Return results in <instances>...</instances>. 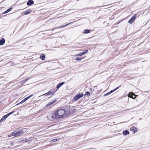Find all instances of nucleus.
Returning <instances> with one entry per match:
<instances>
[{"label": "nucleus", "mask_w": 150, "mask_h": 150, "mask_svg": "<svg viewBox=\"0 0 150 150\" xmlns=\"http://www.w3.org/2000/svg\"><path fill=\"white\" fill-rule=\"evenodd\" d=\"M71 107L69 106L65 110H59L56 112L52 115V117L53 118H65L67 117L68 115L71 114L72 112L70 111Z\"/></svg>", "instance_id": "f257e3e1"}, {"label": "nucleus", "mask_w": 150, "mask_h": 150, "mask_svg": "<svg viewBox=\"0 0 150 150\" xmlns=\"http://www.w3.org/2000/svg\"><path fill=\"white\" fill-rule=\"evenodd\" d=\"M23 132L22 130H19L18 131H15L11 133L12 136L15 137L18 136L23 133Z\"/></svg>", "instance_id": "f03ea898"}, {"label": "nucleus", "mask_w": 150, "mask_h": 150, "mask_svg": "<svg viewBox=\"0 0 150 150\" xmlns=\"http://www.w3.org/2000/svg\"><path fill=\"white\" fill-rule=\"evenodd\" d=\"M14 111H13L12 112H10L8 114H7L6 115L3 116L1 119L0 120V122H3L4 120H5L10 115L12 114L13 112H14Z\"/></svg>", "instance_id": "7ed1b4c3"}, {"label": "nucleus", "mask_w": 150, "mask_h": 150, "mask_svg": "<svg viewBox=\"0 0 150 150\" xmlns=\"http://www.w3.org/2000/svg\"><path fill=\"white\" fill-rule=\"evenodd\" d=\"M83 96V94L79 93L78 94L76 95L74 98V100L77 101L79 99L82 97Z\"/></svg>", "instance_id": "20e7f679"}, {"label": "nucleus", "mask_w": 150, "mask_h": 150, "mask_svg": "<svg viewBox=\"0 0 150 150\" xmlns=\"http://www.w3.org/2000/svg\"><path fill=\"white\" fill-rule=\"evenodd\" d=\"M56 91H57V90H55L54 92H53L52 91H49L47 93L40 96L39 97H40L43 96H50V95H51V94H52V95H53V94H54V93H55V92Z\"/></svg>", "instance_id": "39448f33"}, {"label": "nucleus", "mask_w": 150, "mask_h": 150, "mask_svg": "<svg viewBox=\"0 0 150 150\" xmlns=\"http://www.w3.org/2000/svg\"><path fill=\"white\" fill-rule=\"evenodd\" d=\"M137 14H135L134 15L131 19L129 21L128 23L130 24H132L135 20L136 18Z\"/></svg>", "instance_id": "423d86ee"}, {"label": "nucleus", "mask_w": 150, "mask_h": 150, "mask_svg": "<svg viewBox=\"0 0 150 150\" xmlns=\"http://www.w3.org/2000/svg\"><path fill=\"white\" fill-rule=\"evenodd\" d=\"M120 86H119L117 87L116 88H115L112 90H111L108 93H107L105 94V96H107V95H109L111 93H113V92H114V91H115L117 90L119 88Z\"/></svg>", "instance_id": "0eeeda50"}, {"label": "nucleus", "mask_w": 150, "mask_h": 150, "mask_svg": "<svg viewBox=\"0 0 150 150\" xmlns=\"http://www.w3.org/2000/svg\"><path fill=\"white\" fill-rule=\"evenodd\" d=\"M128 97L133 99H135L136 98V95L133 93H130L129 94Z\"/></svg>", "instance_id": "6e6552de"}, {"label": "nucleus", "mask_w": 150, "mask_h": 150, "mask_svg": "<svg viewBox=\"0 0 150 150\" xmlns=\"http://www.w3.org/2000/svg\"><path fill=\"white\" fill-rule=\"evenodd\" d=\"M34 1L32 0H29L27 3V4L28 6H31L34 4Z\"/></svg>", "instance_id": "1a4fd4ad"}, {"label": "nucleus", "mask_w": 150, "mask_h": 150, "mask_svg": "<svg viewBox=\"0 0 150 150\" xmlns=\"http://www.w3.org/2000/svg\"><path fill=\"white\" fill-rule=\"evenodd\" d=\"M5 42V40L4 38L0 40V45H2L4 44Z\"/></svg>", "instance_id": "9d476101"}, {"label": "nucleus", "mask_w": 150, "mask_h": 150, "mask_svg": "<svg viewBox=\"0 0 150 150\" xmlns=\"http://www.w3.org/2000/svg\"><path fill=\"white\" fill-rule=\"evenodd\" d=\"M122 134L124 135H127L129 134V132L127 130H125L123 131Z\"/></svg>", "instance_id": "9b49d317"}, {"label": "nucleus", "mask_w": 150, "mask_h": 150, "mask_svg": "<svg viewBox=\"0 0 150 150\" xmlns=\"http://www.w3.org/2000/svg\"><path fill=\"white\" fill-rule=\"evenodd\" d=\"M40 58L42 60H44L45 59V55L44 54H42L40 57Z\"/></svg>", "instance_id": "f8f14e48"}, {"label": "nucleus", "mask_w": 150, "mask_h": 150, "mask_svg": "<svg viewBox=\"0 0 150 150\" xmlns=\"http://www.w3.org/2000/svg\"><path fill=\"white\" fill-rule=\"evenodd\" d=\"M31 11L30 9H29L28 10H27L25 11L24 12V14L25 15L28 14L30 13V12Z\"/></svg>", "instance_id": "ddd939ff"}, {"label": "nucleus", "mask_w": 150, "mask_h": 150, "mask_svg": "<svg viewBox=\"0 0 150 150\" xmlns=\"http://www.w3.org/2000/svg\"><path fill=\"white\" fill-rule=\"evenodd\" d=\"M11 8H9L6 11H4L2 13V14H6V13H8V12H9L10 11H11Z\"/></svg>", "instance_id": "4468645a"}, {"label": "nucleus", "mask_w": 150, "mask_h": 150, "mask_svg": "<svg viewBox=\"0 0 150 150\" xmlns=\"http://www.w3.org/2000/svg\"><path fill=\"white\" fill-rule=\"evenodd\" d=\"M33 96V94L29 96H28V97L26 98L25 99H23L24 101L25 102L28 99L31 98L32 96Z\"/></svg>", "instance_id": "2eb2a0df"}, {"label": "nucleus", "mask_w": 150, "mask_h": 150, "mask_svg": "<svg viewBox=\"0 0 150 150\" xmlns=\"http://www.w3.org/2000/svg\"><path fill=\"white\" fill-rule=\"evenodd\" d=\"M90 30L88 29H86L84 30V33H88L90 32Z\"/></svg>", "instance_id": "dca6fc26"}, {"label": "nucleus", "mask_w": 150, "mask_h": 150, "mask_svg": "<svg viewBox=\"0 0 150 150\" xmlns=\"http://www.w3.org/2000/svg\"><path fill=\"white\" fill-rule=\"evenodd\" d=\"M71 23H72V22H71L70 23H69L68 24H66L65 25H63V26H60V27H59L58 28H62V27H65L67 25H69Z\"/></svg>", "instance_id": "f3484780"}, {"label": "nucleus", "mask_w": 150, "mask_h": 150, "mask_svg": "<svg viewBox=\"0 0 150 150\" xmlns=\"http://www.w3.org/2000/svg\"><path fill=\"white\" fill-rule=\"evenodd\" d=\"M83 59V58H82V57H78L76 58V60L77 61H80L81 60Z\"/></svg>", "instance_id": "a211bd4d"}, {"label": "nucleus", "mask_w": 150, "mask_h": 150, "mask_svg": "<svg viewBox=\"0 0 150 150\" xmlns=\"http://www.w3.org/2000/svg\"><path fill=\"white\" fill-rule=\"evenodd\" d=\"M64 83H65L64 82H62L61 83H59L58 85L60 87L61 86H62V85H63L64 84Z\"/></svg>", "instance_id": "6ab92c4d"}, {"label": "nucleus", "mask_w": 150, "mask_h": 150, "mask_svg": "<svg viewBox=\"0 0 150 150\" xmlns=\"http://www.w3.org/2000/svg\"><path fill=\"white\" fill-rule=\"evenodd\" d=\"M83 55V52L80 53L76 55V56H80Z\"/></svg>", "instance_id": "aec40b11"}, {"label": "nucleus", "mask_w": 150, "mask_h": 150, "mask_svg": "<svg viewBox=\"0 0 150 150\" xmlns=\"http://www.w3.org/2000/svg\"><path fill=\"white\" fill-rule=\"evenodd\" d=\"M55 101L56 100H54V101L51 102L49 103L47 105V106H48L49 105H50L53 104Z\"/></svg>", "instance_id": "412c9836"}, {"label": "nucleus", "mask_w": 150, "mask_h": 150, "mask_svg": "<svg viewBox=\"0 0 150 150\" xmlns=\"http://www.w3.org/2000/svg\"><path fill=\"white\" fill-rule=\"evenodd\" d=\"M85 96H89L90 95V93L88 91H87L85 95Z\"/></svg>", "instance_id": "4be33fe9"}, {"label": "nucleus", "mask_w": 150, "mask_h": 150, "mask_svg": "<svg viewBox=\"0 0 150 150\" xmlns=\"http://www.w3.org/2000/svg\"><path fill=\"white\" fill-rule=\"evenodd\" d=\"M57 139H54L51 141L52 142H55L57 141Z\"/></svg>", "instance_id": "5701e85b"}, {"label": "nucleus", "mask_w": 150, "mask_h": 150, "mask_svg": "<svg viewBox=\"0 0 150 150\" xmlns=\"http://www.w3.org/2000/svg\"><path fill=\"white\" fill-rule=\"evenodd\" d=\"M88 52V50H85V51L84 52H83V54H86Z\"/></svg>", "instance_id": "b1692460"}, {"label": "nucleus", "mask_w": 150, "mask_h": 150, "mask_svg": "<svg viewBox=\"0 0 150 150\" xmlns=\"http://www.w3.org/2000/svg\"><path fill=\"white\" fill-rule=\"evenodd\" d=\"M25 102V101H24V100H22L20 102L18 103L17 104V105H19V104H21V103H23L24 102Z\"/></svg>", "instance_id": "393cba45"}, {"label": "nucleus", "mask_w": 150, "mask_h": 150, "mask_svg": "<svg viewBox=\"0 0 150 150\" xmlns=\"http://www.w3.org/2000/svg\"><path fill=\"white\" fill-rule=\"evenodd\" d=\"M29 79H24L23 81V83H24L25 82H26L27 81H28V80H29Z\"/></svg>", "instance_id": "a878e982"}, {"label": "nucleus", "mask_w": 150, "mask_h": 150, "mask_svg": "<svg viewBox=\"0 0 150 150\" xmlns=\"http://www.w3.org/2000/svg\"><path fill=\"white\" fill-rule=\"evenodd\" d=\"M134 128H135V129H136V128L135 127H133V131L134 132H136L137 131V130H135V129H134Z\"/></svg>", "instance_id": "bb28decb"}, {"label": "nucleus", "mask_w": 150, "mask_h": 150, "mask_svg": "<svg viewBox=\"0 0 150 150\" xmlns=\"http://www.w3.org/2000/svg\"><path fill=\"white\" fill-rule=\"evenodd\" d=\"M76 109H74V111H72L71 110H70L72 112V113H71V114L73 112H75V111H76Z\"/></svg>", "instance_id": "cd10ccee"}, {"label": "nucleus", "mask_w": 150, "mask_h": 150, "mask_svg": "<svg viewBox=\"0 0 150 150\" xmlns=\"http://www.w3.org/2000/svg\"><path fill=\"white\" fill-rule=\"evenodd\" d=\"M60 87L58 85L57 86V89H59Z\"/></svg>", "instance_id": "c85d7f7f"}, {"label": "nucleus", "mask_w": 150, "mask_h": 150, "mask_svg": "<svg viewBox=\"0 0 150 150\" xmlns=\"http://www.w3.org/2000/svg\"><path fill=\"white\" fill-rule=\"evenodd\" d=\"M55 90H56V89H53V90H52V91L53 92H54Z\"/></svg>", "instance_id": "c756f323"}, {"label": "nucleus", "mask_w": 150, "mask_h": 150, "mask_svg": "<svg viewBox=\"0 0 150 150\" xmlns=\"http://www.w3.org/2000/svg\"><path fill=\"white\" fill-rule=\"evenodd\" d=\"M11 136H12L11 134V135H8V137H11Z\"/></svg>", "instance_id": "7c9ffc66"}]
</instances>
